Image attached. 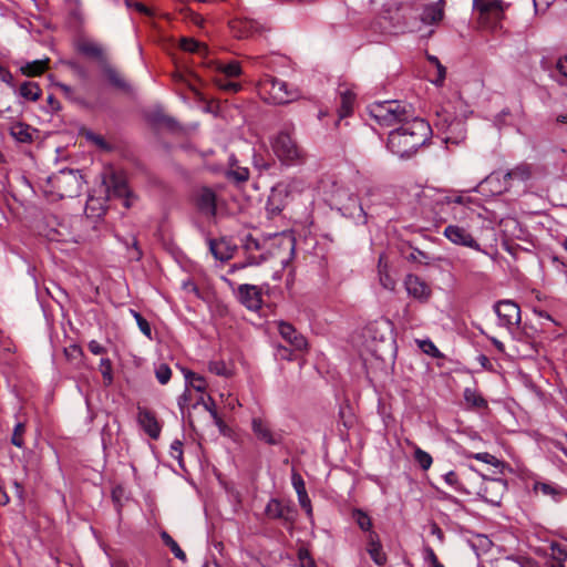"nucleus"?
Wrapping results in <instances>:
<instances>
[{
    "label": "nucleus",
    "instance_id": "obj_1",
    "mask_svg": "<svg viewBox=\"0 0 567 567\" xmlns=\"http://www.w3.org/2000/svg\"><path fill=\"white\" fill-rule=\"evenodd\" d=\"M430 124L420 117H410L388 136V148L400 158H410L430 138Z\"/></svg>",
    "mask_w": 567,
    "mask_h": 567
},
{
    "label": "nucleus",
    "instance_id": "obj_2",
    "mask_svg": "<svg viewBox=\"0 0 567 567\" xmlns=\"http://www.w3.org/2000/svg\"><path fill=\"white\" fill-rule=\"evenodd\" d=\"M83 185L82 176L73 169H62L48 177L43 187L47 196L52 200L74 198L81 194Z\"/></svg>",
    "mask_w": 567,
    "mask_h": 567
},
{
    "label": "nucleus",
    "instance_id": "obj_3",
    "mask_svg": "<svg viewBox=\"0 0 567 567\" xmlns=\"http://www.w3.org/2000/svg\"><path fill=\"white\" fill-rule=\"evenodd\" d=\"M259 94L270 103L288 104L300 97L299 90L286 81L264 74L258 82Z\"/></svg>",
    "mask_w": 567,
    "mask_h": 567
},
{
    "label": "nucleus",
    "instance_id": "obj_4",
    "mask_svg": "<svg viewBox=\"0 0 567 567\" xmlns=\"http://www.w3.org/2000/svg\"><path fill=\"white\" fill-rule=\"evenodd\" d=\"M369 114L382 126L404 123L410 117L411 106L399 101L375 102L368 107Z\"/></svg>",
    "mask_w": 567,
    "mask_h": 567
},
{
    "label": "nucleus",
    "instance_id": "obj_5",
    "mask_svg": "<svg viewBox=\"0 0 567 567\" xmlns=\"http://www.w3.org/2000/svg\"><path fill=\"white\" fill-rule=\"evenodd\" d=\"M293 126H285L271 140V147L276 156L286 164H297L303 158V150L293 137Z\"/></svg>",
    "mask_w": 567,
    "mask_h": 567
},
{
    "label": "nucleus",
    "instance_id": "obj_6",
    "mask_svg": "<svg viewBox=\"0 0 567 567\" xmlns=\"http://www.w3.org/2000/svg\"><path fill=\"white\" fill-rule=\"evenodd\" d=\"M435 126L444 135L443 141L446 144L460 145L466 138L465 122L460 118L452 117L446 111L437 113Z\"/></svg>",
    "mask_w": 567,
    "mask_h": 567
},
{
    "label": "nucleus",
    "instance_id": "obj_7",
    "mask_svg": "<svg viewBox=\"0 0 567 567\" xmlns=\"http://www.w3.org/2000/svg\"><path fill=\"white\" fill-rule=\"evenodd\" d=\"M478 12V21L488 29H496L504 19L505 6L502 0H473Z\"/></svg>",
    "mask_w": 567,
    "mask_h": 567
},
{
    "label": "nucleus",
    "instance_id": "obj_8",
    "mask_svg": "<svg viewBox=\"0 0 567 567\" xmlns=\"http://www.w3.org/2000/svg\"><path fill=\"white\" fill-rule=\"evenodd\" d=\"M416 197H417V202H419L420 206H422L424 208H429L431 210L435 209L434 205L458 204V205L467 206L473 202V199L471 197L463 196V195H455V196L444 195L443 193L437 192L436 189L431 188V187L422 188L416 194Z\"/></svg>",
    "mask_w": 567,
    "mask_h": 567
},
{
    "label": "nucleus",
    "instance_id": "obj_9",
    "mask_svg": "<svg viewBox=\"0 0 567 567\" xmlns=\"http://www.w3.org/2000/svg\"><path fill=\"white\" fill-rule=\"evenodd\" d=\"M333 197L336 203L339 205L338 209L343 216L349 217L357 223H367V214L357 195L338 189Z\"/></svg>",
    "mask_w": 567,
    "mask_h": 567
},
{
    "label": "nucleus",
    "instance_id": "obj_10",
    "mask_svg": "<svg viewBox=\"0 0 567 567\" xmlns=\"http://www.w3.org/2000/svg\"><path fill=\"white\" fill-rule=\"evenodd\" d=\"M105 185L109 198H121L125 208H130L133 205L135 196L122 174L113 173L110 178L105 181Z\"/></svg>",
    "mask_w": 567,
    "mask_h": 567
},
{
    "label": "nucleus",
    "instance_id": "obj_11",
    "mask_svg": "<svg viewBox=\"0 0 567 567\" xmlns=\"http://www.w3.org/2000/svg\"><path fill=\"white\" fill-rule=\"evenodd\" d=\"M494 311L498 318V324L512 329L520 323V308L513 300H499L494 305Z\"/></svg>",
    "mask_w": 567,
    "mask_h": 567
},
{
    "label": "nucleus",
    "instance_id": "obj_12",
    "mask_svg": "<svg viewBox=\"0 0 567 567\" xmlns=\"http://www.w3.org/2000/svg\"><path fill=\"white\" fill-rule=\"evenodd\" d=\"M507 492V483L502 478H485L477 495L486 503L498 506Z\"/></svg>",
    "mask_w": 567,
    "mask_h": 567
},
{
    "label": "nucleus",
    "instance_id": "obj_13",
    "mask_svg": "<svg viewBox=\"0 0 567 567\" xmlns=\"http://www.w3.org/2000/svg\"><path fill=\"white\" fill-rule=\"evenodd\" d=\"M443 235L454 245L464 246L476 251L485 252L477 240L464 227L458 225H449L445 227Z\"/></svg>",
    "mask_w": 567,
    "mask_h": 567
},
{
    "label": "nucleus",
    "instance_id": "obj_14",
    "mask_svg": "<svg viewBox=\"0 0 567 567\" xmlns=\"http://www.w3.org/2000/svg\"><path fill=\"white\" fill-rule=\"evenodd\" d=\"M532 166L526 163H520L514 168L507 171L503 174V184L495 188H491L492 194H502L506 192L511 186L513 181L517 182H527L532 177Z\"/></svg>",
    "mask_w": 567,
    "mask_h": 567
},
{
    "label": "nucleus",
    "instance_id": "obj_15",
    "mask_svg": "<svg viewBox=\"0 0 567 567\" xmlns=\"http://www.w3.org/2000/svg\"><path fill=\"white\" fill-rule=\"evenodd\" d=\"M237 298L243 306L252 311L259 310L262 306L261 290L255 285H239L237 288Z\"/></svg>",
    "mask_w": 567,
    "mask_h": 567
},
{
    "label": "nucleus",
    "instance_id": "obj_16",
    "mask_svg": "<svg viewBox=\"0 0 567 567\" xmlns=\"http://www.w3.org/2000/svg\"><path fill=\"white\" fill-rule=\"evenodd\" d=\"M76 50L86 58H90L96 61L102 68L105 63L109 62L107 54L105 48L93 40L81 39L76 43Z\"/></svg>",
    "mask_w": 567,
    "mask_h": 567
},
{
    "label": "nucleus",
    "instance_id": "obj_17",
    "mask_svg": "<svg viewBox=\"0 0 567 567\" xmlns=\"http://www.w3.org/2000/svg\"><path fill=\"white\" fill-rule=\"evenodd\" d=\"M404 287L408 295L420 302H426L431 297L430 286L416 275L409 274L404 279Z\"/></svg>",
    "mask_w": 567,
    "mask_h": 567
},
{
    "label": "nucleus",
    "instance_id": "obj_18",
    "mask_svg": "<svg viewBox=\"0 0 567 567\" xmlns=\"http://www.w3.org/2000/svg\"><path fill=\"white\" fill-rule=\"evenodd\" d=\"M251 429L256 437L269 445H279L282 442V434L274 432L270 425L260 417H254Z\"/></svg>",
    "mask_w": 567,
    "mask_h": 567
},
{
    "label": "nucleus",
    "instance_id": "obj_19",
    "mask_svg": "<svg viewBox=\"0 0 567 567\" xmlns=\"http://www.w3.org/2000/svg\"><path fill=\"white\" fill-rule=\"evenodd\" d=\"M195 200L196 206L202 214L209 217L216 215V194L212 188H199L196 194Z\"/></svg>",
    "mask_w": 567,
    "mask_h": 567
},
{
    "label": "nucleus",
    "instance_id": "obj_20",
    "mask_svg": "<svg viewBox=\"0 0 567 567\" xmlns=\"http://www.w3.org/2000/svg\"><path fill=\"white\" fill-rule=\"evenodd\" d=\"M137 421L151 439L157 440L159 437L162 427L153 412L138 408Z\"/></svg>",
    "mask_w": 567,
    "mask_h": 567
},
{
    "label": "nucleus",
    "instance_id": "obj_21",
    "mask_svg": "<svg viewBox=\"0 0 567 567\" xmlns=\"http://www.w3.org/2000/svg\"><path fill=\"white\" fill-rule=\"evenodd\" d=\"M266 515L271 519H284L285 522L292 523L295 519V512L285 506L279 499L271 498L265 508Z\"/></svg>",
    "mask_w": 567,
    "mask_h": 567
},
{
    "label": "nucleus",
    "instance_id": "obj_22",
    "mask_svg": "<svg viewBox=\"0 0 567 567\" xmlns=\"http://www.w3.org/2000/svg\"><path fill=\"white\" fill-rule=\"evenodd\" d=\"M278 331L280 336L286 341H288L295 349L302 350L307 347L306 338L298 333L292 324L285 321H280L278 323Z\"/></svg>",
    "mask_w": 567,
    "mask_h": 567
},
{
    "label": "nucleus",
    "instance_id": "obj_23",
    "mask_svg": "<svg viewBox=\"0 0 567 567\" xmlns=\"http://www.w3.org/2000/svg\"><path fill=\"white\" fill-rule=\"evenodd\" d=\"M288 195V186L284 183L277 184L272 187L271 193L268 197L267 209L272 215H278L284 209V198Z\"/></svg>",
    "mask_w": 567,
    "mask_h": 567
},
{
    "label": "nucleus",
    "instance_id": "obj_24",
    "mask_svg": "<svg viewBox=\"0 0 567 567\" xmlns=\"http://www.w3.org/2000/svg\"><path fill=\"white\" fill-rule=\"evenodd\" d=\"M101 70L112 86L125 93L132 92V86L130 83L110 62L105 63Z\"/></svg>",
    "mask_w": 567,
    "mask_h": 567
},
{
    "label": "nucleus",
    "instance_id": "obj_25",
    "mask_svg": "<svg viewBox=\"0 0 567 567\" xmlns=\"http://www.w3.org/2000/svg\"><path fill=\"white\" fill-rule=\"evenodd\" d=\"M49 62L48 58L27 62L20 68V72L25 76H39L49 68Z\"/></svg>",
    "mask_w": 567,
    "mask_h": 567
},
{
    "label": "nucleus",
    "instance_id": "obj_26",
    "mask_svg": "<svg viewBox=\"0 0 567 567\" xmlns=\"http://www.w3.org/2000/svg\"><path fill=\"white\" fill-rule=\"evenodd\" d=\"M368 553L371 559L379 566H383L386 563V556L382 550V546L379 540H377V535L374 533H370V542L368 547Z\"/></svg>",
    "mask_w": 567,
    "mask_h": 567
},
{
    "label": "nucleus",
    "instance_id": "obj_27",
    "mask_svg": "<svg viewBox=\"0 0 567 567\" xmlns=\"http://www.w3.org/2000/svg\"><path fill=\"white\" fill-rule=\"evenodd\" d=\"M10 134L19 143H30L32 141L31 127L22 122L13 123L10 127Z\"/></svg>",
    "mask_w": 567,
    "mask_h": 567
},
{
    "label": "nucleus",
    "instance_id": "obj_28",
    "mask_svg": "<svg viewBox=\"0 0 567 567\" xmlns=\"http://www.w3.org/2000/svg\"><path fill=\"white\" fill-rule=\"evenodd\" d=\"M41 94L42 90L37 82L24 81L19 87V95L28 101H38Z\"/></svg>",
    "mask_w": 567,
    "mask_h": 567
},
{
    "label": "nucleus",
    "instance_id": "obj_29",
    "mask_svg": "<svg viewBox=\"0 0 567 567\" xmlns=\"http://www.w3.org/2000/svg\"><path fill=\"white\" fill-rule=\"evenodd\" d=\"M182 372L185 377L186 386H192L197 392H205L207 382L204 377L184 368Z\"/></svg>",
    "mask_w": 567,
    "mask_h": 567
},
{
    "label": "nucleus",
    "instance_id": "obj_30",
    "mask_svg": "<svg viewBox=\"0 0 567 567\" xmlns=\"http://www.w3.org/2000/svg\"><path fill=\"white\" fill-rule=\"evenodd\" d=\"M383 259L384 257L383 255H381L379 257L378 264L380 284L384 289L392 291L394 290L396 282L393 279V277L389 274L388 265L383 264Z\"/></svg>",
    "mask_w": 567,
    "mask_h": 567
},
{
    "label": "nucleus",
    "instance_id": "obj_31",
    "mask_svg": "<svg viewBox=\"0 0 567 567\" xmlns=\"http://www.w3.org/2000/svg\"><path fill=\"white\" fill-rule=\"evenodd\" d=\"M340 100H341L340 107H339L338 112H339V117L343 118V117L348 116L349 114H351L352 109H353V103L355 100V95L351 91L346 90L340 93Z\"/></svg>",
    "mask_w": 567,
    "mask_h": 567
},
{
    "label": "nucleus",
    "instance_id": "obj_32",
    "mask_svg": "<svg viewBox=\"0 0 567 567\" xmlns=\"http://www.w3.org/2000/svg\"><path fill=\"white\" fill-rule=\"evenodd\" d=\"M463 395L466 403L471 406L477 409L487 408V401L475 389L465 388Z\"/></svg>",
    "mask_w": 567,
    "mask_h": 567
},
{
    "label": "nucleus",
    "instance_id": "obj_33",
    "mask_svg": "<svg viewBox=\"0 0 567 567\" xmlns=\"http://www.w3.org/2000/svg\"><path fill=\"white\" fill-rule=\"evenodd\" d=\"M443 8L439 3L427 6L422 14V20L426 23H436L443 19Z\"/></svg>",
    "mask_w": 567,
    "mask_h": 567
},
{
    "label": "nucleus",
    "instance_id": "obj_34",
    "mask_svg": "<svg viewBox=\"0 0 567 567\" xmlns=\"http://www.w3.org/2000/svg\"><path fill=\"white\" fill-rule=\"evenodd\" d=\"M534 488L536 492H540L542 494L551 497L554 501H559L563 494V488L550 483H536Z\"/></svg>",
    "mask_w": 567,
    "mask_h": 567
},
{
    "label": "nucleus",
    "instance_id": "obj_35",
    "mask_svg": "<svg viewBox=\"0 0 567 567\" xmlns=\"http://www.w3.org/2000/svg\"><path fill=\"white\" fill-rule=\"evenodd\" d=\"M161 538L163 543L169 547L171 551L174 554V556L182 560L186 561V554L183 551V549L179 547V545L173 539V537L167 532H162Z\"/></svg>",
    "mask_w": 567,
    "mask_h": 567
},
{
    "label": "nucleus",
    "instance_id": "obj_36",
    "mask_svg": "<svg viewBox=\"0 0 567 567\" xmlns=\"http://www.w3.org/2000/svg\"><path fill=\"white\" fill-rule=\"evenodd\" d=\"M198 404H203L205 410L210 414V416L213 417L214 420V423L220 429L223 430L225 427V423L224 421L221 420V417L218 415V412L216 410V404L214 402V400L212 399V396H208V401H205L204 398H200L199 401L197 402Z\"/></svg>",
    "mask_w": 567,
    "mask_h": 567
},
{
    "label": "nucleus",
    "instance_id": "obj_37",
    "mask_svg": "<svg viewBox=\"0 0 567 567\" xmlns=\"http://www.w3.org/2000/svg\"><path fill=\"white\" fill-rule=\"evenodd\" d=\"M216 70L226 78H237L241 74V66L237 61H231L227 64L217 63Z\"/></svg>",
    "mask_w": 567,
    "mask_h": 567
},
{
    "label": "nucleus",
    "instance_id": "obj_38",
    "mask_svg": "<svg viewBox=\"0 0 567 567\" xmlns=\"http://www.w3.org/2000/svg\"><path fill=\"white\" fill-rule=\"evenodd\" d=\"M181 48L184 51L192 52V53H202V54L207 53V48L204 44H202L200 42H198L194 39H189V38L181 39Z\"/></svg>",
    "mask_w": 567,
    "mask_h": 567
},
{
    "label": "nucleus",
    "instance_id": "obj_39",
    "mask_svg": "<svg viewBox=\"0 0 567 567\" xmlns=\"http://www.w3.org/2000/svg\"><path fill=\"white\" fill-rule=\"evenodd\" d=\"M216 86L223 91L236 93L241 90V84L226 78L217 76L214 80Z\"/></svg>",
    "mask_w": 567,
    "mask_h": 567
},
{
    "label": "nucleus",
    "instance_id": "obj_40",
    "mask_svg": "<svg viewBox=\"0 0 567 567\" xmlns=\"http://www.w3.org/2000/svg\"><path fill=\"white\" fill-rule=\"evenodd\" d=\"M446 484L452 486L456 492L462 494H470L465 486L460 482L458 475L454 471H450L443 476Z\"/></svg>",
    "mask_w": 567,
    "mask_h": 567
},
{
    "label": "nucleus",
    "instance_id": "obj_41",
    "mask_svg": "<svg viewBox=\"0 0 567 567\" xmlns=\"http://www.w3.org/2000/svg\"><path fill=\"white\" fill-rule=\"evenodd\" d=\"M100 371L105 385H111L113 382V368L112 362L107 358H103L100 361Z\"/></svg>",
    "mask_w": 567,
    "mask_h": 567
},
{
    "label": "nucleus",
    "instance_id": "obj_42",
    "mask_svg": "<svg viewBox=\"0 0 567 567\" xmlns=\"http://www.w3.org/2000/svg\"><path fill=\"white\" fill-rule=\"evenodd\" d=\"M130 311H131L132 316L134 317L141 332L145 337H147L150 340H152V328H151L150 322L136 310L131 309Z\"/></svg>",
    "mask_w": 567,
    "mask_h": 567
},
{
    "label": "nucleus",
    "instance_id": "obj_43",
    "mask_svg": "<svg viewBox=\"0 0 567 567\" xmlns=\"http://www.w3.org/2000/svg\"><path fill=\"white\" fill-rule=\"evenodd\" d=\"M267 258L264 255H259V256L249 255L245 262L231 265L228 272L234 274L236 270L244 269L247 266L260 265Z\"/></svg>",
    "mask_w": 567,
    "mask_h": 567
},
{
    "label": "nucleus",
    "instance_id": "obj_44",
    "mask_svg": "<svg viewBox=\"0 0 567 567\" xmlns=\"http://www.w3.org/2000/svg\"><path fill=\"white\" fill-rule=\"evenodd\" d=\"M353 519L355 520L358 526L364 532L370 530L372 527V522H371L370 516L362 509L353 511Z\"/></svg>",
    "mask_w": 567,
    "mask_h": 567
},
{
    "label": "nucleus",
    "instance_id": "obj_45",
    "mask_svg": "<svg viewBox=\"0 0 567 567\" xmlns=\"http://www.w3.org/2000/svg\"><path fill=\"white\" fill-rule=\"evenodd\" d=\"M414 460L424 471L429 470L433 463L432 456L420 447H416L414 451Z\"/></svg>",
    "mask_w": 567,
    "mask_h": 567
},
{
    "label": "nucleus",
    "instance_id": "obj_46",
    "mask_svg": "<svg viewBox=\"0 0 567 567\" xmlns=\"http://www.w3.org/2000/svg\"><path fill=\"white\" fill-rule=\"evenodd\" d=\"M226 176L237 183L246 182L249 178V169L247 167H236L227 171Z\"/></svg>",
    "mask_w": 567,
    "mask_h": 567
},
{
    "label": "nucleus",
    "instance_id": "obj_47",
    "mask_svg": "<svg viewBox=\"0 0 567 567\" xmlns=\"http://www.w3.org/2000/svg\"><path fill=\"white\" fill-rule=\"evenodd\" d=\"M24 432H25V424L23 422H18L13 429V433L11 436V443L14 446H17L19 449H22L24 446V440H23Z\"/></svg>",
    "mask_w": 567,
    "mask_h": 567
},
{
    "label": "nucleus",
    "instance_id": "obj_48",
    "mask_svg": "<svg viewBox=\"0 0 567 567\" xmlns=\"http://www.w3.org/2000/svg\"><path fill=\"white\" fill-rule=\"evenodd\" d=\"M417 343H419V348L424 353L431 355L432 358L439 359V358L443 357L441 351L437 349V347L430 339L420 340V341H417Z\"/></svg>",
    "mask_w": 567,
    "mask_h": 567
},
{
    "label": "nucleus",
    "instance_id": "obj_49",
    "mask_svg": "<svg viewBox=\"0 0 567 567\" xmlns=\"http://www.w3.org/2000/svg\"><path fill=\"white\" fill-rule=\"evenodd\" d=\"M155 377L161 384H166L171 380L172 370L166 363H159L155 367Z\"/></svg>",
    "mask_w": 567,
    "mask_h": 567
},
{
    "label": "nucleus",
    "instance_id": "obj_50",
    "mask_svg": "<svg viewBox=\"0 0 567 567\" xmlns=\"http://www.w3.org/2000/svg\"><path fill=\"white\" fill-rule=\"evenodd\" d=\"M127 256L131 260L138 261L143 257V252L138 246V241L135 237L131 238V246L127 244Z\"/></svg>",
    "mask_w": 567,
    "mask_h": 567
},
{
    "label": "nucleus",
    "instance_id": "obj_51",
    "mask_svg": "<svg viewBox=\"0 0 567 567\" xmlns=\"http://www.w3.org/2000/svg\"><path fill=\"white\" fill-rule=\"evenodd\" d=\"M503 184V174L499 172H493L482 182V185L487 186L488 190Z\"/></svg>",
    "mask_w": 567,
    "mask_h": 567
},
{
    "label": "nucleus",
    "instance_id": "obj_52",
    "mask_svg": "<svg viewBox=\"0 0 567 567\" xmlns=\"http://www.w3.org/2000/svg\"><path fill=\"white\" fill-rule=\"evenodd\" d=\"M298 560H299L298 567H316L315 560L310 556L309 550L306 548H300L298 550Z\"/></svg>",
    "mask_w": 567,
    "mask_h": 567
},
{
    "label": "nucleus",
    "instance_id": "obj_53",
    "mask_svg": "<svg viewBox=\"0 0 567 567\" xmlns=\"http://www.w3.org/2000/svg\"><path fill=\"white\" fill-rule=\"evenodd\" d=\"M424 560L426 564H429L430 567H444V565L440 563L436 554L430 546L424 548Z\"/></svg>",
    "mask_w": 567,
    "mask_h": 567
},
{
    "label": "nucleus",
    "instance_id": "obj_54",
    "mask_svg": "<svg viewBox=\"0 0 567 567\" xmlns=\"http://www.w3.org/2000/svg\"><path fill=\"white\" fill-rule=\"evenodd\" d=\"M208 370L217 375H227L228 370L223 361H210L208 363Z\"/></svg>",
    "mask_w": 567,
    "mask_h": 567
},
{
    "label": "nucleus",
    "instance_id": "obj_55",
    "mask_svg": "<svg viewBox=\"0 0 567 567\" xmlns=\"http://www.w3.org/2000/svg\"><path fill=\"white\" fill-rule=\"evenodd\" d=\"M291 483L297 494L307 492L302 476L296 471L291 474Z\"/></svg>",
    "mask_w": 567,
    "mask_h": 567
},
{
    "label": "nucleus",
    "instance_id": "obj_56",
    "mask_svg": "<svg viewBox=\"0 0 567 567\" xmlns=\"http://www.w3.org/2000/svg\"><path fill=\"white\" fill-rule=\"evenodd\" d=\"M209 249L213 256L220 261H225L230 258L228 252H223L219 250V244H217L215 240H209Z\"/></svg>",
    "mask_w": 567,
    "mask_h": 567
},
{
    "label": "nucleus",
    "instance_id": "obj_57",
    "mask_svg": "<svg viewBox=\"0 0 567 567\" xmlns=\"http://www.w3.org/2000/svg\"><path fill=\"white\" fill-rule=\"evenodd\" d=\"M473 457L477 461H481L489 465L497 466L499 464V461L494 455L487 452L476 453L473 455Z\"/></svg>",
    "mask_w": 567,
    "mask_h": 567
},
{
    "label": "nucleus",
    "instance_id": "obj_58",
    "mask_svg": "<svg viewBox=\"0 0 567 567\" xmlns=\"http://www.w3.org/2000/svg\"><path fill=\"white\" fill-rule=\"evenodd\" d=\"M297 496H298V502H299L301 508L305 509L308 515H311L312 506H311V501L308 496V493L302 492V493L297 494Z\"/></svg>",
    "mask_w": 567,
    "mask_h": 567
},
{
    "label": "nucleus",
    "instance_id": "obj_59",
    "mask_svg": "<svg viewBox=\"0 0 567 567\" xmlns=\"http://www.w3.org/2000/svg\"><path fill=\"white\" fill-rule=\"evenodd\" d=\"M0 80L8 84L10 87H16L13 74L3 65H0Z\"/></svg>",
    "mask_w": 567,
    "mask_h": 567
},
{
    "label": "nucleus",
    "instance_id": "obj_60",
    "mask_svg": "<svg viewBox=\"0 0 567 567\" xmlns=\"http://www.w3.org/2000/svg\"><path fill=\"white\" fill-rule=\"evenodd\" d=\"M169 454H171V456L173 458H176L178 461L182 460V455H183V443H182V441H179V440L173 441V443L171 444Z\"/></svg>",
    "mask_w": 567,
    "mask_h": 567
},
{
    "label": "nucleus",
    "instance_id": "obj_61",
    "mask_svg": "<svg viewBox=\"0 0 567 567\" xmlns=\"http://www.w3.org/2000/svg\"><path fill=\"white\" fill-rule=\"evenodd\" d=\"M556 70L560 76L567 80V55L560 56L557 60Z\"/></svg>",
    "mask_w": 567,
    "mask_h": 567
},
{
    "label": "nucleus",
    "instance_id": "obj_62",
    "mask_svg": "<svg viewBox=\"0 0 567 567\" xmlns=\"http://www.w3.org/2000/svg\"><path fill=\"white\" fill-rule=\"evenodd\" d=\"M87 347L89 350L95 355L104 354L106 352V349L96 340H91Z\"/></svg>",
    "mask_w": 567,
    "mask_h": 567
},
{
    "label": "nucleus",
    "instance_id": "obj_63",
    "mask_svg": "<svg viewBox=\"0 0 567 567\" xmlns=\"http://www.w3.org/2000/svg\"><path fill=\"white\" fill-rule=\"evenodd\" d=\"M245 249L250 252V251H254V250H259L260 249V244L257 239H255L254 237L251 236H248L246 238V241H245Z\"/></svg>",
    "mask_w": 567,
    "mask_h": 567
},
{
    "label": "nucleus",
    "instance_id": "obj_64",
    "mask_svg": "<svg viewBox=\"0 0 567 567\" xmlns=\"http://www.w3.org/2000/svg\"><path fill=\"white\" fill-rule=\"evenodd\" d=\"M436 69H437V78L436 80H434L433 82L436 84V85H442V83L444 82L445 80V75H446V69L441 64V62L439 64L435 65Z\"/></svg>",
    "mask_w": 567,
    "mask_h": 567
}]
</instances>
